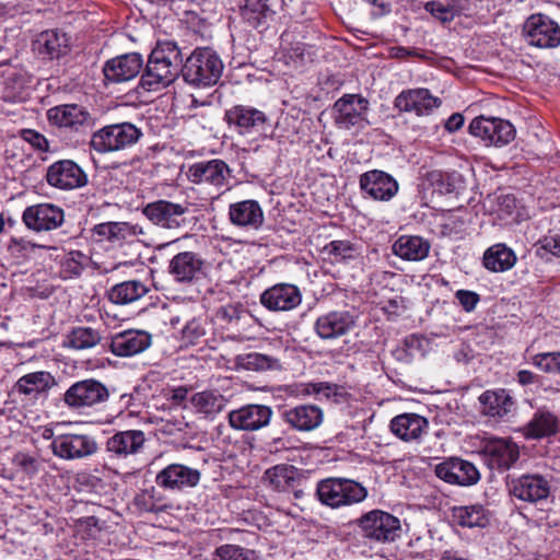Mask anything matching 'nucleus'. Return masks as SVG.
<instances>
[{
    "mask_svg": "<svg viewBox=\"0 0 560 560\" xmlns=\"http://www.w3.org/2000/svg\"><path fill=\"white\" fill-rule=\"evenodd\" d=\"M182 51L173 40H159L151 51L139 85L148 92L160 91L172 84L180 71Z\"/></svg>",
    "mask_w": 560,
    "mask_h": 560,
    "instance_id": "f257e3e1",
    "label": "nucleus"
},
{
    "mask_svg": "<svg viewBox=\"0 0 560 560\" xmlns=\"http://www.w3.org/2000/svg\"><path fill=\"white\" fill-rule=\"evenodd\" d=\"M316 497L323 505L340 509L363 502L368 489L352 479L327 478L317 483Z\"/></svg>",
    "mask_w": 560,
    "mask_h": 560,
    "instance_id": "f03ea898",
    "label": "nucleus"
},
{
    "mask_svg": "<svg viewBox=\"0 0 560 560\" xmlns=\"http://www.w3.org/2000/svg\"><path fill=\"white\" fill-rule=\"evenodd\" d=\"M362 536L377 542H390L400 536V521L384 511L372 510L354 521Z\"/></svg>",
    "mask_w": 560,
    "mask_h": 560,
    "instance_id": "7ed1b4c3",
    "label": "nucleus"
},
{
    "mask_svg": "<svg viewBox=\"0 0 560 560\" xmlns=\"http://www.w3.org/2000/svg\"><path fill=\"white\" fill-rule=\"evenodd\" d=\"M141 135L130 122L108 125L92 135L90 145L98 153L119 151L135 144Z\"/></svg>",
    "mask_w": 560,
    "mask_h": 560,
    "instance_id": "20e7f679",
    "label": "nucleus"
},
{
    "mask_svg": "<svg viewBox=\"0 0 560 560\" xmlns=\"http://www.w3.org/2000/svg\"><path fill=\"white\" fill-rule=\"evenodd\" d=\"M108 388L95 378L73 383L63 394L62 401L71 410H83L107 401Z\"/></svg>",
    "mask_w": 560,
    "mask_h": 560,
    "instance_id": "39448f33",
    "label": "nucleus"
},
{
    "mask_svg": "<svg viewBox=\"0 0 560 560\" xmlns=\"http://www.w3.org/2000/svg\"><path fill=\"white\" fill-rule=\"evenodd\" d=\"M523 33L530 46L550 49L560 45V25L542 13L528 16L524 23Z\"/></svg>",
    "mask_w": 560,
    "mask_h": 560,
    "instance_id": "423d86ee",
    "label": "nucleus"
},
{
    "mask_svg": "<svg viewBox=\"0 0 560 560\" xmlns=\"http://www.w3.org/2000/svg\"><path fill=\"white\" fill-rule=\"evenodd\" d=\"M469 132L480 138L485 145L502 147L515 138L514 126L504 119L497 117L479 116L469 124Z\"/></svg>",
    "mask_w": 560,
    "mask_h": 560,
    "instance_id": "0eeeda50",
    "label": "nucleus"
},
{
    "mask_svg": "<svg viewBox=\"0 0 560 560\" xmlns=\"http://www.w3.org/2000/svg\"><path fill=\"white\" fill-rule=\"evenodd\" d=\"M142 212L153 224L174 230L187 224L186 215L189 208L187 203H176L161 199L148 203Z\"/></svg>",
    "mask_w": 560,
    "mask_h": 560,
    "instance_id": "6e6552de",
    "label": "nucleus"
},
{
    "mask_svg": "<svg viewBox=\"0 0 560 560\" xmlns=\"http://www.w3.org/2000/svg\"><path fill=\"white\" fill-rule=\"evenodd\" d=\"M481 455L492 470L510 469L520 458L518 445L511 439L492 438L485 441Z\"/></svg>",
    "mask_w": 560,
    "mask_h": 560,
    "instance_id": "1a4fd4ad",
    "label": "nucleus"
},
{
    "mask_svg": "<svg viewBox=\"0 0 560 560\" xmlns=\"http://www.w3.org/2000/svg\"><path fill=\"white\" fill-rule=\"evenodd\" d=\"M506 485L512 497L529 503L545 500L550 493V481L539 474L510 477Z\"/></svg>",
    "mask_w": 560,
    "mask_h": 560,
    "instance_id": "9d476101",
    "label": "nucleus"
},
{
    "mask_svg": "<svg viewBox=\"0 0 560 560\" xmlns=\"http://www.w3.org/2000/svg\"><path fill=\"white\" fill-rule=\"evenodd\" d=\"M50 448L55 456L71 460L93 455L97 451V443L89 434L68 433L54 438Z\"/></svg>",
    "mask_w": 560,
    "mask_h": 560,
    "instance_id": "9b49d317",
    "label": "nucleus"
},
{
    "mask_svg": "<svg viewBox=\"0 0 560 560\" xmlns=\"http://www.w3.org/2000/svg\"><path fill=\"white\" fill-rule=\"evenodd\" d=\"M229 124H234L241 135L261 136L265 135L269 125L267 115L257 108L236 105L225 113Z\"/></svg>",
    "mask_w": 560,
    "mask_h": 560,
    "instance_id": "f8f14e48",
    "label": "nucleus"
},
{
    "mask_svg": "<svg viewBox=\"0 0 560 560\" xmlns=\"http://www.w3.org/2000/svg\"><path fill=\"white\" fill-rule=\"evenodd\" d=\"M46 180L55 188L70 190L85 186L88 176L75 162L60 160L48 166Z\"/></svg>",
    "mask_w": 560,
    "mask_h": 560,
    "instance_id": "ddd939ff",
    "label": "nucleus"
},
{
    "mask_svg": "<svg viewBox=\"0 0 560 560\" xmlns=\"http://www.w3.org/2000/svg\"><path fill=\"white\" fill-rule=\"evenodd\" d=\"M22 221L32 231H51L63 223L65 212L60 207L52 203H37L27 207L23 211Z\"/></svg>",
    "mask_w": 560,
    "mask_h": 560,
    "instance_id": "4468645a",
    "label": "nucleus"
},
{
    "mask_svg": "<svg viewBox=\"0 0 560 560\" xmlns=\"http://www.w3.org/2000/svg\"><path fill=\"white\" fill-rule=\"evenodd\" d=\"M435 475L447 483L462 487L472 486L480 479L476 466L459 457H450L438 464Z\"/></svg>",
    "mask_w": 560,
    "mask_h": 560,
    "instance_id": "2eb2a0df",
    "label": "nucleus"
},
{
    "mask_svg": "<svg viewBox=\"0 0 560 560\" xmlns=\"http://www.w3.org/2000/svg\"><path fill=\"white\" fill-rule=\"evenodd\" d=\"M359 185L365 195L378 201H389L399 189L397 180L381 170H372L361 174Z\"/></svg>",
    "mask_w": 560,
    "mask_h": 560,
    "instance_id": "dca6fc26",
    "label": "nucleus"
},
{
    "mask_svg": "<svg viewBox=\"0 0 560 560\" xmlns=\"http://www.w3.org/2000/svg\"><path fill=\"white\" fill-rule=\"evenodd\" d=\"M261 305L271 312H289L302 302L300 289L291 283H277L266 289L259 299Z\"/></svg>",
    "mask_w": 560,
    "mask_h": 560,
    "instance_id": "f3484780",
    "label": "nucleus"
},
{
    "mask_svg": "<svg viewBox=\"0 0 560 560\" xmlns=\"http://www.w3.org/2000/svg\"><path fill=\"white\" fill-rule=\"evenodd\" d=\"M47 117L50 124L74 131L91 128L94 125V118L90 112L78 104L55 106L47 112Z\"/></svg>",
    "mask_w": 560,
    "mask_h": 560,
    "instance_id": "a211bd4d",
    "label": "nucleus"
},
{
    "mask_svg": "<svg viewBox=\"0 0 560 560\" xmlns=\"http://www.w3.org/2000/svg\"><path fill=\"white\" fill-rule=\"evenodd\" d=\"M272 410L266 405L250 404L229 412V423L236 430L257 431L269 424Z\"/></svg>",
    "mask_w": 560,
    "mask_h": 560,
    "instance_id": "6ab92c4d",
    "label": "nucleus"
},
{
    "mask_svg": "<svg viewBox=\"0 0 560 560\" xmlns=\"http://www.w3.org/2000/svg\"><path fill=\"white\" fill-rule=\"evenodd\" d=\"M58 385L56 377L48 371H35L22 375L13 385V393L31 400L46 397Z\"/></svg>",
    "mask_w": 560,
    "mask_h": 560,
    "instance_id": "aec40b11",
    "label": "nucleus"
},
{
    "mask_svg": "<svg viewBox=\"0 0 560 560\" xmlns=\"http://www.w3.org/2000/svg\"><path fill=\"white\" fill-rule=\"evenodd\" d=\"M142 68V56L138 52H129L107 60L103 67V73L107 81L121 83L135 79Z\"/></svg>",
    "mask_w": 560,
    "mask_h": 560,
    "instance_id": "412c9836",
    "label": "nucleus"
},
{
    "mask_svg": "<svg viewBox=\"0 0 560 560\" xmlns=\"http://www.w3.org/2000/svg\"><path fill=\"white\" fill-rule=\"evenodd\" d=\"M281 419L292 430L299 432H310L317 429L324 420L322 408L312 404L299 405L285 408L280 413Z\"/></svg>",
    "mask_w": 560,
    "mask_h": 560,
    "instance_id": "4be33fe9",
    "label": "nucleus"
},
{
    "mask_svg": "<svg viewBox=\"0 0 560 560\" xmlns=\"http://www.w3.org/2000/svg\"><path fill=\"white\" fill-rule=\"evenodd\" d=\"M369 102L355 94H346L334 105L335 122L339 128L350 129L364 120Z\"/></svg>",
    "mask_w": 560,
    "mask_h": 560,
    "instance_id": "5701e85b",
    "label": "nucleus"
},
{
    "mask_svg": "<svg viewBox=\"0 0 560 560\" xmlns=\"http://www.w3.org/2000/svg\"><path fill=\"white\" fill-rule=\"evenodd\" d=\"M441 100L433 96L427 89L402 91L396 96L394 105L400 112H413L418 116L430 115L440 107Z\"/></svg>",
    "mask_w": 560,
    "mask_h": 560,
    "instance_id": "b1692460",
    "label": "nucleus"
},
{
    "mask_svg": "<svg viewBox=\"0 0 560 560\" xmlns=\"http://www.w3.org/2000/svg\"><path fill=\"white\" fill-rule=\"evenodd\" d=\"M355 325L354 316L347 311H332L319 316L314 329L322 339H336L347 335Z\"/></svg>",
    "mask_w": 560,
    "mask_h": 560,
    "instance_id": "393cba45",
    "label": "nucleus"
},
{
    "mask_svg": "<svg viewBox=\"0 0 560 560\" xmlns=\"http://www.w3.org/2000/svg\"><path fill=\"white\" fill-rule=\"evenodd\" d=\"M200 480V472L182 464H171L158 472V486L170 490H183L195 487Z\"/></svg>",
    "mask_w": 560,
    "mask_h": 560,
    "instance_id": "a878e982",
    "label": "nucleus"
},
{
    "mask_svg": "<svg viewBox=\"0 0 560 560\" xmlns=\"http://www.w3.org/2000/svg\"><path fill=\"white\" fill-rule=\"evenodd\" d=\"M151 345V335L144 330L128 329L112 336L109 349L117 357H132Z\"/></svg>",
    "mask_w": 560,
    "mask_h": 560,
    "instance_id": "bb28decb",
    "label": "nucleus"
},
{
    "mask_svg": "<svg viewBox=\"0 0 560 560\" xmlns=\"http://www.w3.org/2000/svg\"><path fill=\"white\" fill-rule=\"evenodd\" d=\"M186 82L196 86L210 85V49L196 48L180 67Z\"/></svg>",
    "mask_w": 560,
    "mask_h": 560,
    "instance_id": "cd10ccee",
    "label": "nucleus"
},
{
    "mask_svg": "<svg viewBox=\"0 0 560 560\" xmlns=\"http://www.w3.org/2000/svg\"><path fill=\"white\" fill-rule=\"evenodd\" d=\"M145 443L141 430L118 431L106 441V451L117 458H127L142 452Z\"/></svg>",
    "mask_w": 560,
    "mask_h": 560,
    "instance_id": "c85d7f7f",
    "label": "nucleus"
},
{
    "mask_svg": "<svg viewBox=\"0 0 560 560\" xmlns=\"http://www.w3.org/2000/svg\"><path fill=\"white\" fill-rule=\"evenodd\" d=\"M92 231L100 241H107L117 246L132 244L143 233L140 226L128 222H104L96 224Z\"/></svg>",
    "mask_w": 560,
    "mask_h": 560,
    "instance_id": "c756f323",
    "label": "nucleus"
},
{
    "mask_svg": "<svg viewBox=\"0 0 560 560\" xmlns=\"http://www.w3.org/2000/svg\"><path fill=\"white\" fill-rule=\"evenodd\" d=\"M428 427V420L417 413L398 415L392 419L389 424L393 434L405 442L420 440Z\"/></svg>",
    "mask_w": 560,
    "mask_h": 560,
    "instance_id": "7c9ffc66",
    "label": "nucleus"
},
{
    "mask_svg": "<svg viewBox=\"0 0 560 560\" xmlns=\"http://www.w3.org/2000/svg\"><path fill=\"white\" fill-rule=\"evenodd\" d=\"M170 272L179 282L198 280L205 276L203 261L195 253H179L171 260Z\"/></svg>",
    "mask_w": 560,
    "mask_h": 560,
    "instance_id": "2f4dec72",
    "label": "nucleus"
},
{
    "mask_svg": "<svg viewBox=\"0 0 560 560\" xmlns=\"http://www.w3.org/2000/svg\"><path fill=\"white\" fill-rule=\"evenodd\" d=\"M430 243L415 235H401L393 244V254L408 261H420L428 257Z\"/></svg>",
    "mask_w": 560,
    "mask_h": 560,
    "instance_id": "473e14b6",
    "label": "nucleus"
},
{
    "mask_svg": "<svg viewBox=\"0 0 560 560\" xmlns=\"http://www.w3.org/2000/svg\"><path fill=\"white\" fill-rule=\"evenodd\" d=\"M231 222L238 226L259 229L264 223V212L255 200H244L230 206Z\"/></svg>",
    "mask_w": 560,
    "mask_h": 560,
    "instance_id": "72a5a7b5",
    "label": "nucleus"
},
{
    "mask_svg": "<svg viewBox=\"0 0 560 560\" xmlns=\"http://www.w3.org/2000/svg\"><path fill=\"white\" fill-rule=\"evenodd\" d=\"M481 412L493 418H504L513 407L514 400L505 389L486 390L479 396Z\"/></svg>",
    "mask_w": 560,
    "mask_h": 560,
    "instance_id": "f704fd0d",
    "label": "nucleus"
},
{
    "mask_svg": "<svg viewBox=\"0 0 560 560\" xmlns=\"http://www.w3.org/2000/svg\"><path fill=\"white\" fill-rule=\"evenodd\" d=\"M558 429V418L549 410L538 409L522 431L527 439L538 440L555 435Z\"/></svg>",
    "mask_w": 560,
    "mask_h": 560,
    "instance_id": "c9c22d12",
    "label": "nucleus"
},
{
    "mask_svg": "<svg viewBox=\"0 0 560 560\" xmlns=\"http://www.w3.org/2000/svg\"><path fill=\"white\" fill-rule=\"evenodd\" d=\"M38 52L49 59H58L69 49V39L66 33L49 30L43 32L37 39Z\"/></svg>",
    "mask_w": 560,
    "mask_h": 560,
    "instance_id": "e433bc0d",
    "label": "nucleus"
},
{
    "mask_svg": "<svg viewBox=\"0 0 560 560\" xmlns=\"http://www.w3.org/2000/svg\"><path fill=\"white\" fill-rule=\"evenodd\" d=\"M149 288L140 280H128L115 284L108 291V299L115 304H130L143 298Z\"/></svg>",
    "mask_w": 560,
    "mask_h": 560,
    "instance_id": "4c0bfd02",
    "label": "nucleus"
},
{
    "mask_svg": "<svg viewBox=\"0 0 560 560\" xmlns=\"http://www.w3.org/2000/svg\"><path fill=\"white\" fill-rule=\"evenodd\" d=\"M133 503L139 511L148 513H162L173 509V503L155 487L139 492Z\"/></svg>",
    "mask_w": 560,
    "mask_h": 560,
    "instance_id": "58836bf2",
    "label": "nucleus"
},
{
    "mask_svg": "<svg viewBox=\"0 0 560 560\" xmlns=\"http://www.w3.org/2000/svg\"><path fill=\"white\" fill-rule=\"evenodd\" d=\"M516 261L514 252L504 244L489 247L483 255V265L487 269L501 272L511 269Z\"/></svg>",
    "mask_w": 560,
    "mask_h": 560,
    "instance_id": "ea45409f",
    "label": "nucleus"
},
{
    "mask_svg": "<svg viewBox=\"0 0 560 560\" xmlns=\"http://www.w3.org/2000/svg\"><path fill=\"white\" fill-rule=\"evenodd\" d=\"M296 477L298 469L294 466L281 464L267 469L262 479L273 490L287 491L294 486Z\"/></svg>",
    "mask_w": 560,
    "mask_h": 560,
    "instance_id": "a19ab883",
    "label": "nucleus"
},
{
    "mask_svg": "<svg viewBox=\"0 0 560 560\" xmlns=\"http://www.w3.org/2000/svg\"><path fill=\"white\" fill-rule=\"evenodd\" d=\"M101 339L102 336L97 329L79 326L70 330L63 345L74 350H85L98 345Z\"/></svg>",
    "mask_w": 560,
    "mask_h": 560,
    "instance_id": "79ce46f5",
    "label": "nucleus"
},
{
    "mask_svg": "<svg viewBox=\"0 0 560 560\" xmlns=\"http://www.w3.org/2000/svg\"><path fill=\"white\" fill-rule=\"evenodd\" d=\"M425 179L434 191L441 195L455 192L462 184V176L458 173H448L440 170L428 172Z\"/></svg>",
    "mask_w": 560,
    "mask_h": 560,
    "instance_id": "37998d69",
    "label": "nucleus"
},
{
    "mask_svg": "<svg viewBox=\"0 0 560 560\" xmlns=\"http://www.w3.org/2000/svg\"><path fill=\"white\" fill-rule=\"evenodd\" d=\"M454 516L464 527H486L489 524L486 510L481 505L459 506L454 510Z\"/></svg>",
    "mask_w": 560,
    "mask_h": 560,
    "instance_id": "c03bdc74",
    "label": "nucleus"
},
{
    "mask_svg": "<svg viewBox=\"0 0 560 560\" xmlns=\"http://www.w3.org/2000/svg\"><path fill=\"white\" fill-rule=\"evenodd\" d=\"M237 363L243 369L249 371H267L281 369V364L278 359L258 352L238 355Z\"/></svg>",
    "mask_w": 560,
    "mask_h": 560,
    "instance_id": "a18cd8bd",
    "label": "nucleus"
},
{
    "mask_svg": "<svg viewBox=\"0 0 560 560\" xmlns=\"http://www.w3.org/2000/svg\"><path fill=\"white\" fill-rule=\"evenodd\" d=\"M37 248H44V246L34 244L23 237H12L7 250L14 262L21 264L28 259Z\"/></svg>",
    "mask_w": 560,
    "mask_h": 560,
    "instance_id": "49530a36",
    "label": "nucleus"
},
{
    "mask_svg": "<svg viewBox=\"0 0 560 560\" xmlns=\"http://www.w3.org/2000/svg\"><path fill=\"white\" fill-rule=\"evenodd\" d=\"M270 11L268 0H246L242 15L250 25L259 26Z\"/></svg>",
    "mask_w": 560,
    "mask_h": 560,
    "instance_id": "de8ad7c7",
    "label": "nucleus"
},
{
    "mask_svg": "<svg viewBox=\"0 0 560 560\" xmlns=\"http://www.w3.org/2000/svg\"><path fill=\"white\" fill-rule=\"evenodd\" d=\"M88 256L79 250L70 252L62 260L61 272L65 278L79 277L88 264Z\"/></svg>",
    "mask_w": 560,
    "mask_h": 560,
    "instance_id": "09e8293b",
    "label": "nucleus"
},
{
    "mask_svg": "<svg viewBox=\"0 0 560 560\" xmlns=\"http://www.w3.org/2000/svg\"><path fill=\"white\" fill-rule=\"evenodd\" d=\"M354 247L349 241H331L323 248V253L331 257L335 261H345L354 258Z\"/></svg>",
    "mask_w": 560,
    "mask_h": 560,
    "instance_id": "8fccbe9b",
    "label": "nucleus"
},
{
    "mask_svg": "<svg viewBox=\"0 0 560 560\" xmlns=\"http://www.w3.org/2000/svg\"><path fill=\"white\" fill-rule=\"evenodd\" d=\"M0 85L3 101L14 103L22 100L23 82L15 74L4 78Z\"/></svg>",
    "mask_w": 560,
    "mask_h": 560,
    "instance_id": "3c124183",
    "label": "nucleus"
},
{
    "mask_svg": "<svg viewBox=\"0 0 560 560\" xmlns=\"http://www.w3.org/2000/svg\"><path fill=\"white\" fill-rule=\"evenodd\" d=\"M532 362L546 373L560 374V352L538 353L533 357Z\"/></svg>",
    "mask_w": 560,
    "mask_h": 560,
    "instance_id": "603ef678",
    "label": "nucleus"
},
{
    "mask_svg": "<svg viewBox=\"0 0 560 560\" xmlns=\"http://www.w3.org/2000/svg\"><path fill=\"white\" fill-rule=\"evenodd\" d=\"M12 464L28 478H33L39 471L38 459L27 453H16L12 458Z\"/></svg>",
    "mask_w": 560,
    "mask_h": 560,
    "instance_id": "864d4df0",
    "label": "nucleus"
},
{
    "mask_svg": "<svg viewBox=\"0 0 560 560\" xmlns=\"http://www.w3.org/2000/svg\"><path fill=\"white\" fill-rule=\"evenodd\" d=\"M424 10L442 23H450L455 19L451 11H455L454 8L452 5L443 4L440 1L425 2Z\"/></svg>",
    "mask_w": 560,
    "mask_h": 560,
    "instance_id": "5fc2aeb1",
    "label": "nucleus"
},
{
    "mask_svg": "<svg viewBox=\"0 0 560 560\" xmlns=\"http://www.w3.org/2000/svg\"><path fill=\"white\" fill-rule=\"evenodd\" d=\"M20 137L27 142L34 150H37L39 152H47L49 151V142L47 138L34 130V129H22L20 131Z\"/></svg>",
    "mask_w": 560,
    "mask_h": 560,
    "instance_id": "6e6d98bb",
    "label": "nucleus"
},
{
    "mask_svg": "<svg viewBox=\"0 0 560 560\" xmlns=\"http://www.w3.org/2000/svg\"><path fill=\"white\" fill-rule=\"evenodd\" d=\"M243 312L244 310L241 304H228L217 310L215 318L224 326L237 322Z\"/></svg>",
    "mask_w": 560,
    "mask_h": 560,
    "instance_id": "4d7b16f0",
    "label": "nucleus"
},
{
    "mask_svg": "<svg viewBox=\"0 0 560 560\" xmlns=\"http://www.w3.org/2000/svg\"><path fill=\"white\" fill-rule=\"evenodd\" d=\"M213 560H246L244 549L235 545H223L215 550Z\"/></svg>",
    "mask_w": 560,
    "mask_h": 560,
    "instance_id": "13d9d810",
    "label": "nucleus"
},
{
    "mask_svg": "<svg viewBox=\"0 0 560 560\" xmlns=\"http://www.w3.org/2000/svg\"><path fill=\"white\" fill-rule=\"evenodd\" d=\"M455 296L466 312H471L479 302V295L472 291L458 290Z\"/></svg>",
    "mask_w": 560,
    "mask_h": 560,
    "instance_id": "bf43d9fd",
    "label": "nucleus"
},
{
    "mask_svg": "<svg viewBox=\"0 0 560 560\" xmlns=\"http://www.w3.org/2000/svg\"><path fill=\"white\" fill-rule=\"evenodd\" d=\"M228 165L221 160H212V185L223 186L225 174H229Z\"/></svg>",
    "mask_w": 560,
    "mask_h": 560,
    "instance_id": "052dcab7",
    "label": "nucleus"
},
{
    "mask_svg": "<svg viewBox=\"0 0 560 560\" xmlns=\"http://www.w3.org/2000/svg\"><path fill=\"white\" fill-rule=\"evenodd\" d=\"M540 248L551 253L555 256H560V234H552L545 236L539 241Z\"/></svg>",
    "mask_w": 560,
    "mask_h": 560,
    "instance_id": "680f3d73",
    "label": "nucleus"
},
{
    "mask_svg": "<svg viewBox=\"0 0 560 560\" xmlns=\"http://www.w3.org/2000/svg\"><path fill=\"white\" fill-rule=\"evenodd\" d=\"M210 168V161L199 162L189 167L188 177L192 183H200Z\"/></svg>",
    "mask_w": 560,
    "mask_h": 560,
    "instance_id": "e2e57ef3",
    "label": "nucleus"
},
{
    "mask_svg": "<svg viewBox=\"0 0 560 560\" xmlns=\"http://www.w3.org/2000/svg\"><path fill=\"white\" fill-rule=\"evenodd\" d=\"M498 207L502 214L510 215L516 209V199L512 195H502L498 198Z\"/></svg>",
    "mask_w": 560,
    "mask_h": 560,
    "instance_id": "0e129e2a",
    "label": "nucleus"
},
{
    "mask_svg": "<svg viewBox=\"0 0 560 560\" xmlns=\"http://www.w3.org/2000/svg\"><path fill=\"white\" fill-rule=\"evenodd\" d=\"M310 387L312 388V390H310V393L322 394L326 398H329L332 395H337V390H338L337 385L326 383V382L310 384Z\"/></svg>",
    "mask_w": 560,
    "mask_h": 560,
    "instance_id": "69168bd1",
    "label": "nucleus"
},
{
    "mask_svg": "<svg viewBox=\"0 0 560 560\" xmlns=\"http://www.w3.org/2000/svg\"><path fill=\"white\" fill-rule=\"evenodd\" d=\"M191 404L198 411L208 413L210 405V394L207 392L197 393L191 397Z\"/></svg>",
    "mask_w": 560,
    "mask_h": 560,
    "instance_id": "338daca9",
    "label": "nucleus"
},
{
    "mask_svg": "<svg viewBox=\"0 0 560 560\" xmlns=\"http://www.w3.org/2000/svg\"><path fill=\"white\" fill-rule=\"evenodd\" d=\"M188 394V389L186 387L179 386L176 388L165 389V397L170 399L173 405H182V402L186 399Z\"/></svg>",
    "mask_w": 560,
    "mask_h": 560,
    "instance_id": "774afa93",
    "label": "nucleus"
}]
</instances>
